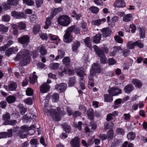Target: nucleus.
Here are the masks:
<instances>
[{
	"mask_svg": "<svg viewBox=\"0 0 147 147\" xmlns=\"http://www.w3.org/2000/svg\"><path fill=\"white\" fill-rule=\"evenodd\" d=\"M30 56L28 50L25 49L22 50L17 54L15 60L17 61L20 59V64L23 66L29 63L30 62Z\"/></svg>",
	"mask_w": 147,
	"mask_h": 147,
	"instance_id": "obj_1",
	"label": "nucleus"
},
{
	"mask_svg": "<svg viewBox=\"0 0 147 147\" xmlns=\"http://www.w3.org/2000/svg\"><path fill=\"white\" fill-rule=\"evenodd\" d=\"M35 129V127L34 125L29 127L27 125H24L21 126L20 128L18 127H14L13 129V131L16 132L18 131V136L21 138H23L27 136L28 131L32 129L34 130H34Z\"/></svg>",
	"mask_w": 147,
	"mask_h": 147,
	"instance_id": "obj_2",
	"label": "nucleus"
},
{
	"mask_svg": "<svg viewBox=\"0 0 147 147\" xmlns=\"http://www.w3.org/2000/svg\"><path fill=\"white\" fill-rule=\"evenodd\" d=\"M58 21L59 24L63 26H68L71 22L69 17L66 15L60 16L58 19Z\"/></svg>",
	"mask_w": 147,
	"mask_h": 147,
	"instance_id": "obj_3",
	"label": "nucleus"
},
{
	"mask_svg": "<svg viewBox=\"0 0 147 147\" xmlns=\"http://www.w3.org/2000/svg\"><path fill=\"white\" fill-rule=\"evenodd\" d=\"M93 47L94 51L100 59L101 63L103 64L107 63V58L105 54L103 53L102 51L96 45H94Z\"/></svg>",
	"mask_w": 147,
	"mask_h": 147,
	"instance_id": "obj_4",
	"label": "nucleus"
},
{
	"mask_svg": "<svg viewBox=\"0 0 147 147\" xmlns=\"http://www.w3.org/2000/svg\"><path fill=\"white\" fill-rule=\"evenodd\" d=\"M29 37L27 35L23 36L18 38V42L22 44L24 47L27 45L29 42Z\"/></svg>",
	"mask_w": 147,
	"mask_h": 147,
	"instance_id": "obj_5",
	"label": "nucleus"
},
{
	"mask_svg": "<svg viewBox=\"0 0 147 147\" xmlns=\"http://www.w3.org/2000/svg\"><path fill=\"white\" fill-rule=\"evenodd\" d=\"M67 87V85L65 83H62L57 84L55 86V89L58 92L62 93L64 92Z\"/></svg>",
	"mask_w": 147,
	"mask_h": 147,
	"instance_id": "obj_6",
	"label": "nucleus"
},
{
	"mask_svg": "<svg viewBox=\"0 0 147 147\" xmlns=\"http://www.w3.org/2000/svg\"><path fill=\"white\" fill-rule=\"evenodd\" d=\"M49 113L50 115L54 120L56 121H59L60 120V117L58 114L56 113L55 109H51L49 111Z\"/></svg>",
	"mask_w": 147,
	"mask_h": 147,
	"instance_id": "obj_7",
	"label": "nucleus"
},
{
	"mask_svg": "<svg viewBox=\"0 0 147 147\" xmlns=\"http://www.w3.org/2000/svg\"><path fill=\"white\" fill-rule=\"evenodd\" d=\"M100 68L98 63H94L92 65V69L90 71L91 74H94L95 73H100Z\"/></svg>",
	"mask_w": 147,
	"mask_h": 147,
	"instance_id": "obj_8",
	"label": "nucleus"
},
{
	"mask_svg": "<svg viewBox=\"0 0 147 147\" xmlns=\"http://www.w3.org/2000/svg\"><path fill=\"white\" fill-rule=\"evenodd\" d=\"M109 93L110 95L111 96L117 95L119 94H121V90L118 88H112L109 90Z\"/></svg>",
	"mask_w": 147,
	"mask_h": 147,
	"instance_id": "obj_9",
	"label": "nucleus"
},
{
	"mask_svg": "<svg viewBox=\"0 0 147 147\" xmlns=\"http://www.w3.org/2000/svg\"><path fill=\"white\" fill-rule=\"evenodd\" d=\"M73 39V37L71 34L65 32L63 37L64 41L67 43H70L72 41Z\"/></svg>",
	"mask_w": 147,
	"mask_h": 147,
	"instance_id": "obj_10",
	"label": "nucleus"
},
{
	"mask_svg": "<svg viewBox=\"0 0 147 147\" xmlns=\"http://www.w3.org/2000/svg\"><path fill=\"white\" fill-rule=\"evenodd\" d=\"M80 139L78 137H75L70 142L72 147H79L80 146Z\"/></svg>",
	"mask_w": 147,
	"mask_h": 147,
	"instance_id": "obj_11",
	"label": "nucleus"
},
{
	"mask_svg": "<svg viewBox=\"0 0 147 147\" xmlns=\"http://www.w3.org/2000/svg\"><path fill=\"white\" fill-rule=\"evenodd\" d=\"M80 46V43L79 41L78 40L74 41L71 45L72 51L77 54V51Z\"/></svg>",
	"mask_w": 147,
	"mask_h": 147,
	"instance_id": "obj_12",
	"label": "nucleus"
},
{
	"mask_svg": "<svg viewBox=\"0 0 147 147\" xmlns=\"http://www.w3.org/2000/svg\"><path fill=\"white\" fill-rule=\"evenodd\" d=\"M102 36L104 37H106L112 33L111 30L108 28H104L101 30Z\"/></svg>",
	"mask_w": 147,
	"mask_h": 147,
	"instance_id": "obj_13",
	"label": "nucleus"
},
{
	"mask_svg": "<svg viewBox=\"0 0 147 147\" xmlns=\"http://www.w3.org/2000/svg\"><path fill=\"white\" fill-rule=\"evenodd\" d=\"M113 5L115 7H123L125 6V4L123 0H116Z\"/></svg>",
	"mask_w": 147,
	"mask_h": 147,
	"instance_id": "obj_14",
	"label": "nucleus"
},
{
	"mask_svg": "<svg viewBox=\"0 0 147 147\" xmlns=\"http://www.w3.org/2000/svg\"><path fill=\"white\" fill-rule=\"evenodd\" d=\"M106 20V19L105 18H103L101 19L93 20L91 23L94 26H98L102 23L105 22Z\"/></svg>",
	"mask_w": 147,
	"mask_h": 147,
	"instance_id": "obj_15",
	"label": "nucleus"
},
{
	"mask_svg": "<svg viewBox=\"0 0 147 147\" xmlns=\"http://www.w3.org/2000/svg\"><path fill=\"white\" fill-rule=\"evenodd\" d=\"M8 86L9 90L13 91L17 88V84L15 82L10 81L8 83Z\"/></svg>",
	"mask_w": 147,
	"mask_h": 147,
	"instance_id": "obj_16",
	"label": "nucleus"
},
{
	"mask_svg": "<svg viewBox=\"0 0 147 147\" xmlns=\"http://www.w3.org/2000/svg\"><path fill=\"white\" fill-rule=\"evenodd\" d=\"M50 86L49 85L46 84H44L41 85L40 87V90L42 93L47 92L49 90Z\"/></svg>",
	"mask_w": 147,
	"mask_h": 147,
	"instance_id": "obj_17",
	"label": "nucleus"
},
{
	"mask_svg": "<svg viewBox=\"0 0 147 147\" xmlns=\"http://www.w3.org/2000/svg\"><path fill=\"white\" fill-rule=\"evenodd\" d=\"M61 10L62 9L60 7L52 9L50 14L51 17L53 18L55 15L60 13Z\"/></svg>",
	"mask_w": 147,
	"mask_h": 147,
	"instance_id": "obj_18",
	"label": "nucleus"
},
{
	"mask_svg": "<svg viewBox=\"0 0 147 147\" xmlns=\"http://www.w3.org/2000/svg\"><path fill=\"white\" fill-rule=\"evenodd\" d=\"M134 88V87L131 84H129L124 87V90L126 93L129 94L133 90Z\"/></svg>",
	"mask_w": 147,
	"mask_h": 147,
	"instance_id": "obj_19",
	"label": "nucleus"
},
{
	"mask_svg": "<svg viewBox=\"0 0 147 147\" xmlns=\"http://www.w3.org/2000/svg\"><path fill=\"white\" fill-rule=\"evenodd\" d=\"M75 71L77 72L78 75L80 77L84 76L86 75L84 73V69L82 68H76Z\"/></svg>",
	"mask_w": 147,
	"mask_h": 147,
	"instance_id": "obj_20",
	"label": "nucleus"
},
{
	"mask_svg": "<svg viewBox=\"0 0 147 147\" xmlns=\"http://www.w3.org/2000/svg\"><path fill=\"white\" fill-rule=\"evenodd\" d=\"M132 18V15L130 13L124 15L123 20L125 22H128L131 21Z\"/></svg>",
	"mask_w": 147,
	"mask_h": 147,
	"instance_id": "obj_21",
	"label": "nucleus"
},
{
	"mask_svg": "<svg viewBox=\"0 0 147 147\" xmlns=\"http://www.w3.org/2000/svg\"><path fill=\"white\" fill-rule=\"evenodd\" d=\"M36 72H34L32 76L30 78V82L32 84H34L37 81V77L35 75Z\"/></svg>",
	"mask_w": 147,
	"mask_h": 147,
	"instance_id": "obj_22",
	"label": "nucleus"
},
{
	"mask_svg": "<svg viewBox=\"0 0 147 147\" xmlns=\"http://www.w3.org/2000/svg\"><path fill=\"white\" fill-rule=\"evenodd\" d=\"M132 82L138 88H141L142 85V84L141 82L138 79H133L132 80Z\"/></svg>",
	"mask_w": 147,
	"mask_h": 147,
	"instance_id": "obj_23",
	"label": "nucleus"
},
{
	"mask_svg": "<svg viewBox=\"0 0 147 147\" xmlns=\"http://www.w3.org/2000/svg\"><path fill=\"white\" fill-rule=\"evenodd\" d=\"M7 5L11 6H16L18 3V0H7Z\"/></svg>",
	"mask_w": 147,
	"mask_h": 147,
	"instance_id": "obj_24",
	"label": "nucleus"
},
{
	"mask_svg": "<svg viewBox=\"0 0 147 147\" xmlns=\"http://www.w3.org/2000/svg\"><path fill=\"white\" fill-rule=\"evenodd\" d=\"M101 39V34H96L93 38V41L96 43H98L100 42Z\"/></svg>",
	"mask_w": 147,
	"mask_h": 147,
	"instance_id": "obj_25",
	"label": "nucleus"
},
{
	"mask_svg": "<svg viewBox=\"0 0 147 147\" xmlns=\"http://www.w3.org/2000/svg\"><path fill=\"white\" fill-rule=\"evenodd\" d=\"M53 18L51 17V16L50 17L47 18L45 22V28L47 29L49 26L51 25V20Z\"/></svg>",
	"mask_w": 147,
	"mask_h": 147,
	"instance_id": "obj_26",
	"label": "nucleus"
},
{
	"mask_svg": "<svg viewBox=\"0 0 147 147\" xmlns=\"http://www.w3.org/2000/svg\"><path fill=\"white\" fill-rule=\"evenodd\" d=\"M40 30V25L37 24L34 26L33 28V32L35 34H36L38 33Z\"/></svg>",
	"mask_w": 147,
	"mask_h": 147,
	"instance_id": "obj_27",
	"label": "nucleus"
},
{
	"mask_svg": "<svg viewBox=\"0 0 147 147\" xmlns=\"http://www.w3.org/2000/svg\"><path fill=\"white\" fill-rule=\"evenodd\" d=\"M76 78L74 77L70 78L68 82L69 86L72 87L75 84L76 82Z\"/></svg>",
	"mask_w": 147,
	"mask_h": 147,
	"instance_id": "obj_28",
	"label": "nucleus"
},
{
	"mask_svg": "<svg viewBox=\"0 0 147 147\" xmlns=\"http://www.w3.org/2000/svg\"><path fill=\"white\" fill-rule=\"evenodd\" d=\"M16 100V97L13 96H9L6 98V100L9 103H11L14 102Z\"/></svg>",
	"mask_w": 147,
	"mask_h": 147,
	"instance_id": "obj_29",
	"label": "nucleus"
},
{
	"mask_svg": "<svg viewBox=\"0 0 147 147\" xmlns=\"http://www.w3.org/2000/svg\"><path fill=\"white\" fill-rule=\"evenodd\" d=\"M114 123L112 122L109 123L106 122L104 123V129L105 130H107L113 127Z\"/></svg>",
	"mask_w": 147,
	"mask_h": 147,
	"instance_id": "obj_30",
	"label": "nucleus"
},
{
	"mask_svg": "<svg viewBox=\"0 0 147 147\" xmlns=\"http://www.w3.org/2000/svg\"><path fill=\"white\" fill-rule=\"evenodd\" d=\"M58 55L56 57L55 60L57 61L59 58H63L65 55V53L64 51L58 50Z\"/></svg>",
	"mask_w": 147,
	"mask_h": 147,
	"instance_id": "obj_31",
	"label": "nucleus"
},
{
	"mask_svg": "<svg viewBox=\"0 0 147 147\" xmlns=\"http://www.w3.org/2000/svg\"><path fill=\"white\" fill-rule=\"evenodd\" d=\"M38 48L40 52L41 55H45L47 53V50L45 47L42 46L38 47Z\"/></svg>",
	"mask_w": 147,
	"mask_h": 147,
	"instance_id": "obj_32",
	"label": "nucleus"
},
{
	"mask_svg": "<svg viewBox=\"0 0 147 147\" xmlns=\"http://www.w3.org/2000/svg\"><path fill=\"white\" fill-rule=\"evenodd\" d=\"M116 132L117 135H123L125 134L124 130L122 128L119 127L117 128Z\"/></svg>",
	"mask_w": 147,
	"mask_h": 147,
	"instance_id": "obj_33",
	"label": "nucleus"
},
{
	"mask_svg": "<svg viewBox=\"0 0 147 147\" xmlns=\"http://www.w3.org/2000/svg\"><path fill=\"white\" fill-rule=\"evenodd\" d=\"M112 96H111L110 95V96H109L107 94H105L104 98L105 101L107 102H109L112 101L113 100V98L112 97Z\"/></svg>",
	"mask_w": 147,
	"mask_h": 147,
	"instance_id": "obj_34",
	"label": "nucleus"
},
{
	"mask_svg": "<svg viewBox=\"0 0 147 147\" xmlns=\"http://www.w3.org/2000/svg\"><path fill=\"white\" fill-rule=\"evenodd\" d=\"M139 29L140 36V38H144L145 37V32L144 29L142 28H140Z\"/></svg>",
	"mask_w": 147,
	"mask_h": 147,
	"instance_id": "obj_35",
	"label": "nucleus"
},
{
	"mask_svg": "<svg viewBox=\"0 0 147 147\" xmlns=\"http://www.w3.org/2000/svg\"><path fill=\"white\" fill-rule=\"evenodd\" d=\"M88 116L92 120L94 117V111L92 109H90L88 111Z\"/></svg>",
	"mask_w": 147,
	"mask_h": 147,
	"instance_id": "obj_36",
	"label": "nucleus"
},
{
	"mask_svg": "<svg viewBox=\"0 0 147 147\" xmlns=\"http://www.w3.org/2000/svg\"><path fill=\"white\" fill-rule=\"evenodd\" d=\"M127 136L128 139L132 140L135 138V134L132 132H130L127 134Z\"/></svg>",
	"mask_w": 147,
	"mask_h": 147,
	"instance_id": "obj_37",
	"label": "nucleus"
},
{
	"mask_svg": "<svg viewBox=\"0 0 147 147\" xmlns=\"http://www.w3.org/2000/svg\"><path fill=\"white\" fill-rule=\"evenodd\" d=\"M59 65L57 63H53L49 65V67L50 68L52 69H56L59 67Z\"/></svg>",
	"mask_w": 147,
	"mask_h": 147,
	"instance_id": "obj_38",
	"label": "nucleus"
},
{
	"mask_svg": "<svg viewBox=\"0 0 147 147\" xmlns=\"http://www.w3.org/2000/svg\"><path fill=\"white\" fill-rule=\"evenodd\" d=\"M13 43V41L11 40H8L6 44L3 47H2V49L3 51L5 50L8 47L12 45Z\"/></svg>",
	"mask_w": 147,
	"mask_h": 147,
	"instance_id": "obj_39",
	"label": "nucleus"
},
{
	"mask_svg": "<svg viewBox=\"0 0 147 147\" xmlns=\"http://www.w3.org/2000/svg\"><path fill=\"white\" fill-rule=\"evenodd\" d=\"M19 107L20 109V111L21 113L23 115L26 111V109L24 108L22 105L20 104L19 105Z\"/></svg>",
	"mask_w": 147,
	"mask_h": 147,
	"instance_id": "obj_40",
	"label": "nucleus"
},
{
	"mask_svg": "<svg viewBox=\"0 0 147 147\" xmlns=\"http://www.w3.org/2000/svg\"><path fill=\"white\" fill-rule=\"evenodd\" d=\"M75 29V25H73L71 26L68 27L67 30L65 31V32L71 34V33L74 31Z\"/></svg>",
	"mask_w": 147,
	"mask_h": 147,
	"instance_id": "obj_41",
	"label": "nucleus"
},
{
	"mask_svg": "<svg viewBox=\"0 0 147 147\" xmlns=\"http://www.w3.org/2000/svg\"><path fill=\"white\" fill-rule=\"evenodd\" d=\"M59 98V96L58 93H55L52 95V100L55 102H57Z\"/></svg>",
	"mask_w": 147,
	"mask_h": 147,
	"instance_id": "obj_42",
	"label": "nucleus"
},
{
	"mask_svg": "<svg viewBox=\"0 0 147 147\" xmlns=\"http://www.w3.org/2000/svg\"><path fill=\"white\" fill-rule=\"evenodd\" d=\"M0 29L1 30V32L4 33L7 31L8 30V28L7 26H5L4 25L0 24Z\"/></svg>",
	"mask_w": 147,
	"mask_h": 147,
	"instance_id": "obj_43",
	"label": "nucleus"
},
{
	"mask_svg": "<svg viewBox=\"0 0 147 147\" xmlns=\"http://www.w3.org/2000/svg\"><path fill=\"white\" fill-rule=\"evenodd\" d=\"M114 132L112 129H111L107 132V136L108 138L112 139L113 137Z\"/></svg>",
	"mask_w": 147,
	"mask_h": 147,
	"instance_id": "obj_44",
	"label": "nucleus"
},
{
	"mask_svg": "<svg viewBox=\"0 0 147 147\" xmlns=\"http://www.w3.org/2000/svg\"><path fill=\"white\" fill-rule=\"evenodd\" d=\"M89 9L93 13H96L99 10L98 8L95 7H92L89 8Z\"/></svg>",
	"mask_w": 147,
	"mask_h": 147,
	"instance_id": "obj_45",
	"label": "nucleus"
},
{
	"mask_svg": "<svg viewBox=\"0 0 147 147\" xmlns=\"http://www.w3.org/2000/svg\"><path fill=\"white\" fill-rule=\"evenodd\" d=\"M63 127L64 129L65 132L68 133L70 131L71 128L70 126L66 124H63Z\"/></svg>",
	"mask_w": 147,
	"mask_h": 147,
	"instance_id": "obj_46",
	"label": "nucleus"
},
{
	"mask_svg": "<svg viewBox=\"0 0 147 147\" xmlns=\"http://www.w3.org/2000/svg\"><path fill=\"white\" fill-rule=\"evenodd\" d=\"M84 42L87 46L91 49V44L90 42V38L88 37L86 38L85 39Z\"/></svg>",
	"mask_w": 147,
	"mask_h": 147,
	"instance_id": "obj_47",
	"label": "nucleus"
},
{
	"mask_svg": "<svg viewBox=\"0 0 147 147\" xmlns=\"http://www.w3.org/2000/svg\"><path fill=\"white\" fill-rule=\"evenodd\" d=\"M70 59L69 57H66L64 58L63 59V64L65 65L68 64L70 62Z\"/></svg>",
	"mask_w": 147,
	"mask_h": 147,
	"instance_id": "obj_48",
	"label": "nucleus"
},
{
	"mask_svg": "<svg viewBox=\"0 0 147 147\" xmlns=\"http://www.w3.org/2000/svg\"><path fill=\"white\" fill-rule=\"evenodd\" d=\"M114 39L116 41L119 43H121L123 42V39L118 36H115Z\"/></svg>",
	"mask_w": 147,
	"mask_h": 147,
	"instance_id": "obj_49",
	"label": "nucleus"
},
{
	"mask_svg": "<svg viewBox=\"0 0 147 147\" xmlns=\"http://www.w3.org/2000/svg\"><path fill=\"white\" fill-rule=\"evenodd\" d=\"M26 18V16L24 13L22 12H18L16 19L25 18Z\"/></svg>",
	"mask_w": 147,
	"mask_h": 147,
	"instance_id": "obj_50",
	"label": "nucleus"
},
{
	"mask_svg": "<svg viewBox=\"0 0 147 147\" xmlns=\"http://www.w3.org/2000/svg\"><path fill=\"white\" fill-rule=\"evenodd\" d=\"M134 42H132L131 41H129L127 44V46L128 48L132 49L135 46Z\"/></svg>",
	"mask_w": 147,
	"mask_h": 147,
	"instance_id": "obj_51",
	"label": "nucleus"
},
{
	"mask_svg": "<svg viewBox=\"0 0 147 147\" xmlns=\"http://www.w3.org/2000/svg\"><path fill=\"white\" fill-rule=\"evenodd\" d=\"M108 62L109 65H112L115 64L116 63V61L114 59L111 58L108 59Z\"/></svg>",
	"mask_w": 147,
	"mask_h": 147,
	"instance_id": "obj_52",
	"label": "nucleus"
},
{
	"mask_svg": "<svg viewBox=\"0 0 147 147\" xmlns=\"http://www.w3.org/2000/svg\"><path fill=\"white\" fill-rule=\"evenodd\" d=\"M26 93L28 96H31L33 94V90L30 88H28L26 90Z\"/></svg>",
	"mask_w": 147,
	"mask_h": 147,
	"instance_id": "obj_53",
	"label": "nucleus"
},
{
	"mask_svg": "<svg viewBox=\"0 0 147 147\" xmlns=\"http://www.w3.org/2000/svg\"><path fill=\"white\" fill-rule=\"evenodd\" d=\"M10 17L9 16L6 15L2 16V20L5 22H8L9 21Z\"/></svg>",
	"mask_w": 147,
	"mask_h": 147,
	"instance_id": "obj_54",
	"label": "nucleus"
},
{
	"mask_svg": "<svg viewBox=\"0 0 147 147\" xmlns=\"http://www.w3.org/2000/svg\"><path fill=\"white\" fill-rule=\"evenodd\" d=\"M26 27L25 24L23 22L18 23V28L20 30L24 29Z\"/></svg>",
	"mask_w": 147,
	"mask_h": 147,
	"instance_id": "obj_55",
	"label": "nucleus"
},
{
	"mask_svg": "<svg viewBox=\"0 0 147 147\" xmlns=\"http://www.w3.org/2000/svg\"><path fill=\"white\" fill-rule=\"evenodd\" d=\"M120 143V140H115L112 143V146L116 147L119 146Z\"/></svg>",
	"mask_w": 147,
	"mask_h": 147,
	"instance_id": "obj_56",
	"label": "nucleus"
},
{
	"mask_svg": "<svg viewBox=\"0 0 147 147\" xmlns=\"http://www.w3.org/2000/svg\"><path fill=\"white\" fill-rule=\"evenodd\" d=\"M27 5L32 6L34 5V2L32 0H25L24 1Z\"/></svg>",
	"mask_w": 147,
	"mask_h": 147,
	"instance_id": "obj_57",
	"label": "nucleus"
},
{
	"mask_svg": "<svg viewBox=\"0 0 147 147\" xmlns=\"http://www.w3.org/2000/svg\"><path fill=\"white\" fill-rule=\"evenodd\" d=\"M135 46H137L140 48H142L143 47V44L142 43L140 40H138L134 42Z\"/></svg>",
	"mask_w": 147,
	"mask_h": 147,
	"instance_id": "obj_58",
	"label": "nucleus"
},
{
	"mask_svg": "<svg viewBox=\"0 0 147 147\" xmlns=\"http://www.w3.org/2000/svg\"><path fill=\"white\" fill-rule=\"evenodd\" d=\"M82 125V123L81 121L78 122V125L77 124L74 123V126L75 128H78V129L80 131L82 129V127L81 125Z\"/></svg>",
	"mask_w": 147,
	"mask_h": 147,
	"instance_id": "obj_59",
	"label": "nucleus"
},
{
	"mask_svg": "<svg viewBox=\"0 0 147 147\" xmlns=\"http://www.w3.org/2000/svg\"><path fill=\"white\" fill-rule=\"evenodd\" d=\"M24 102L28 105H31L32 103V99L30 98H28L24 100Z\"/></svg>",
	"mask_w": 147,
	"mask_h": 147,
	"instance_id": "obj_60",
	"label": "nucleus"
},
{
	"mask_svg": "<svg viewBox=\"0 0 147 147\" xmlns=\"http://www.w3.org/2000/svg\"><path fill=\"white\" fill-rule=\"evenodd\" d=\"M40 36L44 40H47V36L46 33H41L40 34Z\"/></svg>",
	"mask_w": 147,
	"mask_h": 147,
	"instance_id": "obj_61",
	"label": "nucleus"
},
{
	"mask_svg": "<svg viewBox=\"0 0 147 147\" xmlns=\"http://www.w3.org/2000/svg\"><path fill=\"white\" fill-rule=\"evenodd\" d=\"M121 102V100L120 99L116 100L115 102V108H116L118 107V105L120 104Z\"/></svg>",
	"mask_w": 147,
	"mask_h": 147,
	"instance_id": "obj_62",
	"label": "nucleus"
},
{
	"mask_svg": "<svg viewBox=\"0 0 147 147\" xmlns=\"http://www.w3.org/2000/svg\"><path fill=\"white\" fill-rule=\"evenodd\" d=\"M67 72L65 69H64L63 70L60 69L59 71V73L60 76H63L65 74H67Z\"/></svg>",
	"mask_w": 147,
	"mask_h": 147,
	"instance_id": "obj_63",
	"label": "nucleus"
},
{
	"mask_svg": "<svg viewBox=\"0 0 147 147\" xmlns=\"http://www.w3.org/2000/svg\"><path fill=\"white\" fill-rule=\"evenodd\" d=\"M10 116L9 114L7 113L5 115L3 116V119L7 120L10 118Z\"/></svg>",
	"mask_w": 147,
	"mask_h": 147,
	"instance_id": "obj_64",
	"label": "nucleus"
}]
</instances>
